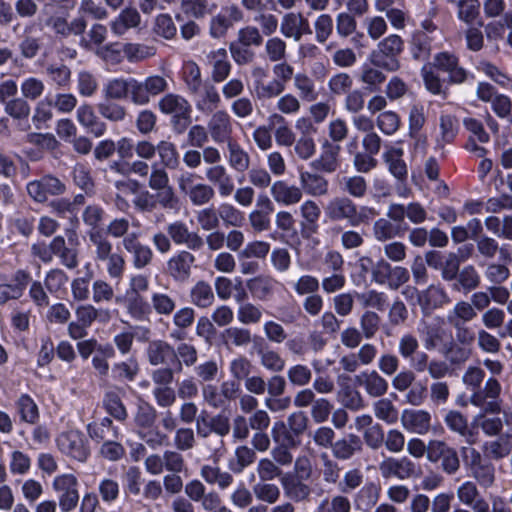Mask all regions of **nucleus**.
Instances as JSON below:
<instances>
[{
	"label": "nucleus",
	"instance_id": "nucleus-1",
	"mask_svg": "<svg viewBox=\"0 0 512 512\" xmlns=\"http://www.w3.org/2000/svg\"><path fill=\"white\" fill-rule=\"evenodd\" d=\"M500 393L501 385L499 381L490 377L486 380L483 389L474 391L469 398L470 403L481 410V413L475 417V422L488 436L499 434L503 427L500 418H485L487 413H500Z\"/></svg>",
	"mask_w": 512,
	"mask_h": 512
},
{
	"label": "nucleus",
	"instance_id": "nucleus-2",
	"mask_svg": "<svg viewBox=\"0 0 512 512\" xmlns=\"http://www.w3.org/2000/svg\"><path fill=\"white\" fill-rule=\"evenodd\" d=\"M417 332L427 351L436 350L441 347L445 349V353H451L452 362L465 361L469 353L464 348H455L451 332L445 327V320L440 316L431 319H420L417 325Z\"/></svg>",
	"mask_w": 512,
	"mask_h": 512
},
{
	"label": "nucleus",
	"instance_id": "nucleus-3",
	"mask_svg": "<svg viewBox=\"0 0 512 512\" xmlns=\"http://www.w3.org/2000/svg\"><path fill=\"white\" fill-rule=\"evenodd\" d=\"M460 453L470 477L484 489L492 487L496 479L493 463L473 447L463 446Z\"/></svg>",
	"mask_w": 512,
	"mask_h": 512
},
{
	"label": "nucleus",
	"instance_id": "nucleus-4",
	"mask_svg": "<svg viewBox=\"0 0 512 512\" xmlns=\"http://www.w3.org/2000/svg\"><path fill=\"white\" fill-rule=\"evenodd\" d=\"M403 49L404 42L402 38L396 34H391L378 43L377 49L370 53L369 60L376 67L388 72H396L400 69L398 56Z\"/></svg>",
	"mask_w": 512,
	"mask_h": 512
},
{
	"label": "nucleus",
	"instance_id": "nucleus-5",
	"mask_svg": "<svg viewBox=\"0 0 512 512\" xmlns=\"http://www.w3.org/2000/svg\"><path fill=\"white\" fill-rule=\"evenodd\" d=\"M159 110L171 115V125L177 134L184 133L191 124L192 107L181 95L168 93L158 103Z\"/></svg>",
	"mask_w": 512,
	"mask_h": 512
},
{
	"label": "nucleus",
	"instance_id": "nucleus-6",
	"mask_svg": "<svg viewBox=\"0 0 512 512\" xmlns=\"http://www.w3.org/2000/svg\"><path fill=\"white\" fill-rule=\"evenodd\" d=\"M59 451L78 462H86L90 455L87 437L79 430H69L60 433L56 438Z\"/></svg>",
	"mask_w": 512,
	"mask_h": 512
},
{
	"label": "nucleus",
	"instance_id": "nucleus-7",
	"mask_svg": "<svg viewBox=\"0 0 512 512\" xmlns=\"http://www.w3.org/2000/svg\"><path fill=\"white\" fill-rule=\"evenodd\" d=\"M378 470L383 479L407 480L417 478L421 474L420 466L406 456H386L379 463Z\"/></svg>",
	"mask_w": 512,
	"mask_h": 512
},
{
	"label": "nucleus",
	"instance_id": "nucleus-8",
	"mask_svg": "<svg viewBox=\"0 0 512 512\" xmlns=\"http://www.w3.org/2000/svg\"><path fill=\"white\" fill-rule=\"evenodd\" d=\"M53 490L59 494V507L62 512L74 510L79 503L78 480L73 474H61L52 481Z\"/></svg>",
	"mask_w": 512,
	"mask_h": 512
},
{
	"label": "nucleus",
	"instance_id": "nucleus-9",
	"mask_svg": "<svg viewBox=\"0 0 512 512\" xmlns=\"http://www.w3.org/2000/svg\"><path fill=\"white\" fill-rule=\"evenodd\" d=\"M26 190L28 195L36 202L43 203L49 196L61 195L65 192V184L52 175H45L38 180L30 181Z\"/></svg>",
	"mask_w": 512,
	"mask_h": 512
},
{
	"label": "nucleus",
	"instance_id": "nucleus-10",
	"mask_svg": "<svg viewBox=\"0 0 512 512\" xmlns=\"http://www.w3.org/2000/svg\"><path fill=\"white\" fill-rule=\"evenodd\" d=\"M279 31L286 39L299 42L304 35H311L308 19L301 12H286L280 20Z\"/></svg>",
	"mask_w": 512,
	"mask_h": 512
},
{
	"label": "nucleus",
	"instance_id": "nucleus-11",
	"mask_svg": "<svg viewBox=\"0 0 512 512\" xmlns=\"http://www.w3.org/2000/svg\"><path fill=\"white\" fill-rule=\"evenodd\" d=\"M102 93L105 100L118 101L129 98L136 105L135 78H111L103 85Z\"/></svg>",
	"mask_w": 512,
	"mask_h": 512
},
{
	"label": "nucleus",
	"instance_id": "nucleus-12",
	"mask_svg": "<svg viewBox=\"0 0 512 512\" xmlns=\"http://www.w3.org/2000/svg\"><path fill=\"white\" fill-rule=\"evenodd\" d=\"M78 240L76 235L69 236L68 242L63 236H56L50 242V249L54 256L58 257L61 264L68 269H74L78 266Z\"/></svg>",
	"mask_w": 512,
	"mask_h": 512
},
{
	"label": "nucleus",
	"instance_id": "nucleus-13",
	"mask_svg": "<svg viewBox=\"0 0 512 512\" xmlns=\"http://www.w3.org/2000/svg\"><path fill=\"white\" fill-rule=\"evenodd\" d=\"M123 248L131 255L132 264L136 269H143L153 261L152 249L139 240V234L132 232L122 240Z\"/></svg>",
	"mask_w": 512,
	"mask_h": 512
},
{
	"label": "nucleus",
	"instance_id": "nucleus-14",
	"mask_svg": "<svg viewBox=\"0 0 512 512\" xmlns=\"http://www.w3.org/2000/svg\"><path fill=\"white\" fill-rule=\"evenodd\" d=\"M323 210L330 222L347 221L351 225L355 214V202L347 196H335L326 202Z\"/></svg>",
	"mask_w": 512,
	"mask_h": 512
},
{
	"label": "nucleus",
	"instance_id": "nucleus-15",
	"mask_svg": "<svg viewBox=\"0 0 512 512\" xmlns=\"http://www.w3.org/2000/svg\"><path fill=\"white\" fill-rule=\"evenodd\" d=\"M136 105L144 106L150 103L152 97H156L168 88L167 80L160 75H152L139 81L135 78Z\"/></svg>",
	"mask_w": 512,
	"mask_h": 512
},
{
	"label": "nucleus",
	"instance_id": "nucleus-16",
	"mask_svg": "<svg viewBox=\"0 0 512 512\" xmlns=\"http://www.w3.org/2000/svg\"><path fill=\"white\" fill-rule=\"evenodd\" d=\"M417 302L424 315L431 314L434 310L440 309L449 304L451 299L441 285H429L425 290L418 293Z\"/></svg>",
	"mask_w": 512,
	"mask_h": 512
},
{
	"label": "nucleus",
	"instance_id": "nucleus-17",
	"mask_svg": "<svg viewBox=\"0 0 512 512\" xmlns=\"http://www.w3.org/2000/svg\"><path fill=\"white\" fill-rule=\"evenodd\" d=\"M204 175L209 185L217 189L220 197L227 198L234 192L233 177L223 164L207 166Z\"/></svg>",
	"mask_w": 512,
	"mask_h": 512
},
{
	"label": "nucleus",
	"instance_id": "nucleus-18",
	"mask_svg": "<svg viewBox=\"0 0 512 512\" xmlns=\"http://www.w3.org/2000/svg\"><path fill=\"white\" fill-rule=\"evenodd\" d=\"M207 129L212 140L216 143H227L233 140L232 118L225 110H217L211 115Z\"/></svg>",
	"mask_w": 512,
	"mask_h": 512
},
{
	"label": "nucleus",
	"instance_id": "nucleus-19",
	"mask_svg": "<svg viewBox=\"0 0 512 512\" xmlns=\"http://www.w3.org/2000/svg\"><path fill=\"white\" fill-rule=\"evenodd\" d=\"M166 230L176 245H186L191 250H199L204 244L202 237L197 232L190 231L183 221L169 223Z\"/></svg>",
	"mask_w": 512,
	"mask_h": 512
},
{
	"label": "nucleus",
	"instance_id": "nucleus-20",
	"mask_svg": "<svg viewBox=\"0 0 512 512\" xmlns=\"http://www.w3.org/2000/svg\"><path fill=\"white\" fill-rule=\"evenodd\" d=\"M431 414L423 409H405L402 411L400 421L402 427L411 433L425 435L431 428Z\"/></svg>",
	"mask_w": 512,
	"mask_h": 512
},
{
	"label": "nucleus",
	"instance_id": "nucleus-21",
	"mask_svg": "<svg viewBox=\"0 0 512 512\" xmlns=\"http://www.w3.org/2000/svg\"><path fill=\"white\" fill-rule=\"evenodd\" d=\"M433 66L438 70L446 72L449 75V80L452 83H463L467 78V73L464 68L459 66L457 56L450 52H440L434 56Z\"/></svg>",
	"mask_w": 512,
	"mask_h": 512
},
{
	"label": "nucleus",
	"instance_id": "nucleus-22",
	"mask_svg": "<svg viewBox=\"0 0 512 512\" xmlns=\"http://www.w3.org/2000/svg\"><path fill=\"white\" fill-rule=\"evenodd\" d=\"M195 256L188 250H181L167 261V273L176 281H185L191 275Z\"/></svg>",
	"mask_w": 512,
	"mask_h": 512
},
{
	"label": "nucleus",
	"instance_id": "nucleus-23",
	"mask_svg": "<svg viewBox=\"0 0 512 512\" xmlns=\"http://www.w3.org/2000/svg\"><path fill=\"white\" fill-rule=\"evenodd\" d=\"M207 64L211 67V80L214 83L224 82L230 75L232 65L225 48H218L206 54Z\"/></svg>",
	"mask_w": 512,
	"mask_h": 512
},
{
	"label": "nucleus",
	"instance_id": "nucleus-24",
	"mask_svg": "<svg viewBox=\"0 0 512 512\" xmlns=\"http://www.w3.org/2000/svg\"><path fill=\"white\" fill-rule=\"evenodd\" d=\"M304 481L293 476L292 473H285L280 479L285 496L296 503L308 501L312 489Z\"/></svg>",
	"mask_w": 512,
	"mask_h": 512
},
{
	"label": "nucleus",
	"instance_id": "nucleus-25",
	"mask_svg": "<svg viewBox=\"0 0 512 512\" xmlns=\"http://www.w3.org/2000/svg\"><path fill=\"white\" fill-rule=\"evenodd\" d=\"M47 25L55 32L56 35L61 37H69L71 35H82L86 28L87 23L82 18H74L70 22L66 17L55 15L47 20Z\"/></svg>",
	"mask_w": 512,
	"mask_h": 512
},
{
	"label": "nucleus",
	"instance_id": "nucleus-26",
	"mask_svg": "<svg viewBox=\"0 0 512 512\" xmlns=\"http://www.w3.org/2000/svg\"><path fill=\"white\" fill-rule=\"evenodd\" d=\"M358 385L371 397H381L388 391V382L376 370L363 371L355 377Z\"/></svg>",
	"mask_w": 512,
	"mask_h": 512
},
{
	"label": "nucleus",
	"instance_id": "nucleus-27",
	"mask_svg": "<svg viewBox=\"0 0 512 512\" xmlns=\"http://www.w3.org/2000/svg\"><path fill=\"white\" fill-rule=\"evenodd\" d=\"M270 193L275 202L286 206L299 203L303 197L301 187L291 185L283 180L273 182Z\"/></svg>",
	"mask_w": 512,
	"mask_h": 512
},
{
	"label": "nucleus",
	"instance_id": "nucleus-28",
	"mask_svg": "<svg viewBox=\"0 0 512 512\" xmlns=\"http://www.w3.org/2000/svg\"><path fill=\"white\" fill-rule=\"evenodd\" d=\"M299 182L302 192L309 196L322 197L329 192V181L318 173L300 171Z\"/></svg>",
	"mask_w": 512,
	"mask_h": 512
},
{
	"label": "nucleus",
	"instance_id": "nucleus-29",
	"mask_svg": "<svg viewBox=\"0 0 512 512\" xmlns=\"http://www.w3.org/2000/svg\"><path fill=\"white\" fill-rule=\"evenodd\" d=\"M363 449L361 438L356 434H348L334 442L331 450L334 458L342 461L351 459Z\"/></svg>",
	"mask_w": 512,
	"mask_h": 512
},
{
	"label": "nucleus",
	"instance_id": "nucleus-30",
	"mask_svg": "<svg viewBox=\"0 0 512 512\" xmlns=\"http://www.w3.org/2000/svg\"><path fill=\"white\" fill-rule=\"evenodd\" d=\"M199 474L208 485H215L220 490L228 489L234 482L233 475L222 470L215 462L214 464L202 465Z\"/></svg>",
	"mask_w": 512,
	"mask_h": 512
},
{
	"label": "nucleus",
	"instance_id": "nucleus-31",
	"mask_svg": "<svg viewBox=\"0 0 512 512\" xmlns=\"http://www.w3.org/2000/svg\"><path fill=\"white\" fill-rule=\"evenodd\" d=\"M76 119L78 123L86 128L96 137L104 134L106 126L96 115L94 108L89 103H82L76 110Z\"/></svg>",
	"mask_w": 512,
	"mask_h": 512
},
{
	"label": "nucleus",
	"instance_id": "nucleus-32",
	"mask_svg": "<svg viewBox=\"0 0 512 512\" xmlns=\"http://www.w3.org/2000/svg\"><path fill=\"white\" fill-rule=\"evenodd\" d=\"M340 146L326 141L322 145L320 156L312 162V166L322 172L333 173L338 168Z\"/></svg>",
	"mask_w": 512,
	"mask_h": 512
},
{
	"label": "nucleus",
	"instance_id": "nucleus-33",
	"mask_svg": "<svg viewBox=\"0 0 512 512\" xmlns=\"http://www.w3.org/2000/svg\"><path fill=\"white\" fill-rule=\"evenodd\" d=\"M140 21L141 16L138 10L134 7H126L110 22V29L115 35L122 36L129 29L138 27Z\"/></svg>",
	"mask_w": 512,
	"mask_h": 512
},
{
	"label": "nucleus",
	"instance_id": "nucleus-34",
	"mask_svg": "<svg viewBox=\"0 0 512 512\" xmlns=\"http://www.w3.org/2000/svg\"><path fill=\"white\" fill-rule=\"evenodd\" d=\"M87 236L95 261L104 262L113 253L111 241L102 230H89Z\"/></svg>",
	"mask_w": 512,
	"mask_h": 512
},
{
	"label": "nucleus",
	"instance_id": "nucleus-35",
	"mask_svg": "<svg viewBox=\"0 0 512 512\" xmlns=\"http://www.w3.org/2000/svg\"><path fill=\"white\" fill-rule=\"evenodd\" d=\"M147 358L153 366L164 365L175 358V349L165 341H153L147 348Z\"/></svg>",
	"mask_w": 512,
	"mask_h": 512
},
{
	"label": "nucleus",
	"instance_id": "nucleus-36",
	"mask_svg": "<svg viewBox=\"0 0 512 512\" xmlns=\"http://www.w3.org/2000/svg\"><path fill=\"white\" fill-rule=\"evenodd\" d=\"M444 422L451 431L463 436L468 444L476 442L475 434L468 428L467 419L461 412L450 410L445 415Z\"/></svg>",
	"mask_w": 512,
	"mask_h": 512
},
{
	"label": "nucleus",
	"instance_id": "nucleus-37",
	"mask_svg": "<svg viewBox=\"0 0 512 512\" xmlns=\"http://www.w3.org/2000/svg\"><path fill=\"white\" fill-rule=\"evenodd\" d=\"M246 286L253 297L260 301L269 299L274 293V280L268 275H258L250 278Z\"/></svg>",
	"mask_w": 512,
	"mask_h": 512
},
{
	"label": "nucleus",
	"instance_id": "nucleus-38",
	"mask_svg": "<svg viewBox=\"0 0 512 512\" xmlns=\"http://www.w3.org/2000/svg\"><path fill=\"white\" fill-rule=\"evenodd\" d=\"M140 372V366L136 358L116 362L112 365V378L118 382H133Z\"/></svg>",
	"mask_w": 512,
	"mask_h": 512
},
{
	"label": "nucleus",
	"instance_id": "nucleus-39",
	"mask_svg": "<svg viewBox=\"0 0 512 512\" xmlns=\"http://www.w3.org/2000/svg\"><path fill=\"white\" fill-rule=\"evenodd\" d=\"M404 229L387 218L377 219L372 227V234L376 241L385 243L403 234Z\"/></svg>",
	"mask_w": 512,
	"mask_h": 512
},
{
	"label": "nucleus",
	"instance_id": "nucleus-40",
	"mask_svg": "<svg viewBox=\"0 0 512 512\" xmlns=\"http://www.w3.org/2000/svg\"><path fill=\"white\" fill-rule=\"evenodd\" d=\"M402 156L403 150L399 147H389L383 154V159L388 165L390 173L401 181L407 177V166Z\"/></svg>",
	"mask_w": 512,
	"mask_h": 512
},
{
	"label": "nucleus",
	"instance_id": "nucleus-41",
	"mask_svg": "<svg viewBox=\"0 0 512 512\" xmlns=\"http://www.w3.org/2000/svg\"><path fill=\"white\" fill-rule=\"evenodd\" d=\"M229 166L237 172L243 173L250 167V155L236 141L226 143Z\"/></svg>",
	"mask_w": 512,
	"mask_h": 512
},
{
	"label": "nucleus",
	"instance_id": "nucleus-42",
	"mask_svg": "<svg viewBox=\"0 0 512 512\" xmlns=\"http://www.w3.org/2000/svg\"><path fill=\"white\" fill-rule=\"evenodd\" d=\"M45 74L50 83L59 89L70 86L72 80L71 69L63 63H50L45 67Z\"/></svg>",
	"mask_w": 512,
	"mask_h": 512
},
{
	"label": "nucleus",
	"instance_id": "nucleus-43",
	"mask_svg": "<svg viewBox=\"0 0 512 512\" xmlns=\"http://www.w3.org/2000/svg\"><path fill=\"white\" fill-rule=\"evenodd\" d=\"M382 68L373 64H364L361 68L359 80L365 85V89L369 92H376L385 82L386 76L381 71Z\"/></svg>",
	"mask_w": 512,
	"mask_h": 512
},
{
	"label": "nucleus",
	"instance_id": "nucleus-44",
	"mask_svg": "<svg viewBox=\"0 0 512 512\" xmlns=\"http://www.w3.org/2000/svg\"><path fill=\"white\" fill-rule=\"evenodd\" d=\"M75 315L77 321L81 322L83 326L90 327L95 320L100 322H108L111 319V313L108 309H97L91 304L80 305Z\"/></svg>",
	"mask_w": 512,
	"mask_h": 512
},
{
	"label": "nucleus",
	"instance_id": "nucleus-45",
	"mask_svg": "<svg viewBox=\"0 0 512 512\" xmlns=\"http://www.w3.org/2000/svg\"><path fill=\"white\" fill-rule=\"evenodd\" d=\"M455 280L456 282L452 286L453 290H463L466 293L478 288L481 282L479 273L472 265L463 267Z\"/></svg>",
	"mask_w": 512,
	"mask_h": 512
},
{
	"label": "nucleus",
	"instance_id": "nucleus-46",
	"mask_svg": "<svg viewBox=\"0 0 512 512\" xmlns=\"http://www.w3.org/2000/svg\"><path fill=\"white\" fill-rule=\"evenodd\" d=\"M211 431L219 436V438L209 439L213 445V453L215 456L220 457L223 455L224 441L222 437L226 436L230 431V423L227 417L217 415L210 421Z\"/></svg>",
	"mask_w": 512,
	"mask_h": 512
},
{
	"label": "nucleus",
	"instance_id": "nucleus-47",
	"mask_svg": "<svg viewBox=\"0 0 512 512\" xmlns=\"http://www.w3.org/2000/svg\"><path fill=\"white\" fill-rule=\"evenodd\" d=\"M293 84L301 100L306 102H314L317 100L319 93L314 80L309 75L302 72L295 74Z\"/></svg>",
	"mask_w": 512,
	"mask_h": 512
},
{
	"label": "nucleus",
	"instance_id": "nucleus-48",
	"mask_svg": "<svg viewBox=\"0 0 512 512\" xmlns=\"http://www.w3.org/2000/svg\"><path fill=\"white\" fill-rule=\"evenodd\" d=\"M321 465L319 474L326 485H338L341 478V467L326 452L320 454Z\"/></svg>",
	"mask_w": 512,
	"mask_h": 512
},
{
	"label": "nucleus",
	"instance_id": "nucleus-49",
	"mask_svg": "<svg viewBox=\"0 0 512 512\" xmlns=\"http://www.w3.org/2000/svg\"><path fill=\"white\" fill-rule=\"evenodd\" d=\"M257 355L260 365L273 373H279L284 370L286 362L280 353L269 347H261L257 349Z\"/></svg>",
	"mask_w": 512,
	"mask_h": 512
},
{
	"label": "nucleus",
	"instance_id": "nucleus-50",
	"mask_svg": "<svg viewBox=\"0 0 512 512\" xmlns=\"http://www.w3.org/2000/svg\"><path fill=\"white\" fill-rule=\"evenodd\" d=\"M202 87L203 90L196 95L195 106L201 112H212L221 103L220 94L211 84Z\"/></svg>",
	"mask_w": 512,
	"mask_h": 512
},
{
	"label": "nucleus",
	"instance_id": "nucleus-51",
	"mask_svg": "<svg viewBox=\"0 0 512 512\" xmlns=\"http://www.w3.org/2000/svg\"><path fill=\"white\" fill-rule=\"evenodd\" d=\"M183 79L190 95L199 94L203 83L201 70L195 61H187L183 66Z\"/></svg>",
	"mask_w": 512,
	"mask_h": 512
},
{
	"label": "nucleus",
	"instance_id": "nucleus-52",
	"mask_svg": "<svg viewBox=\"0 0 512 512\" xmlns=\"http://www.w3.org/2000/svg\"><path fill=\"white\" fill-rule=\"evenodd\" d=\"M309 419L302 411H296L291 413L287 418V426L289 431L285 432V440H287L291 446H296L294 436L298 437L302 435L308 427Z\"/></svg>",
	"mask_w": 512,
	"mask_h": 512
},
{
	"label": "nucleus",
	"instance_id": "nucleus-53",
	"mask_svg": "<svg viewBox=\"0 0 512 512\" xmlns=\"http://www.w3.org/2000/svg\"><path fill=\"white\" fill-rule=\"evenodd\" d=\"M477 317V311L473 306L464 300L455 303L453 308L447 314V322L449 324L471 322Z\"/></svg>",
	"mask_w": 512,
	"mask_h": 512
},
{
	"label": "nucleus",
	"instance_id": "nucleus-54",
	"mask_svg": "<svg viewBox=\"0 0 512 512\" xmlns=\"http://www.w3.org/2000/svg\"><path fill=\"white\" fill-rule=\"evenodd\" d=\"M108 17L107 9L96 0H81L78 7V16L87 22V19L96 21L105 20Z\"/></svg>",
	"mask_w": 512,
	"mask_h": 512
},
{
	"label": "nucleus",
	"instance_id": "nucleus-55",
	"mask_svg": "<svg viewBox=\"0 0 512 512\" xmlns=\"http://www.w3.org/2000/svg\"><path fill=\"white\" fill-rule=\"evenodd\" d=\"M380 486L374 482H367L364 484L355 496V503L358 507L371 509L374 507L380 498Z\"/></svg>",
	"mask_w": 512,
	"mask_h": 512
},
{
	"label": "nucleus",
	"instance_id": "nucleus-56",
	"mask_svg": "<svg viewBox=\"0 0 512 512\" xmlns=\"http://www.w3.org/2000/svg\"><path fill=\"white\" fill-rule=\"evenodd\" d=\"M356 298L364 309L373 308L378 311H383L388 304L387 295L375 289L356 293Z\"/></svg>",
	"mask_w": 512,
	"mask_h": 512
},
{
	"label": "nucleus",
	"instance_id": "nucleus-57",
	"mask_svg": "<svg viewBox=\"0 0 512 512\" xmlns=\"http://www.w3.org/2000/svg\"><path fill=\"white\" fill-rule=\"evenodd\" d=\"M99 114L111 122H122L127 117V109L116 100H105L97 104Z\"/></svg>",
	"mask_w": 512,
	"mask_h": 512
},
{
	"label": "nucleus",
	"instance_id": "nucleus-58",
	"mask_svg": "<svg viewBox=\"0 0 512 512\" xmlns=\"http://www.w3.org/2000/svg\"><path fill=\"white\" fill-rule=\"evenodd\" d=\"M136 432L142 431L145 428H149L154 425L157 421L156 409L148 404L142 403L138 405L137 410L133 417Z\"/></svg>",
	"mask_w": 512,
	"mask_h": 512
},
{
	"label": "nucleus",
	"instance_id": "nucleus-59",
	"mask_svg": "<svg viewBox=\"0 0 512 512\" xmlns=\"http://www.w3.org/2000/svg\"><path fill=\"white\" fill-rule=\"evenodd\" d=\"M373 411L379 420L392 425L398 421L399 413L396 406L388 398H381L373 404Z\"/></svg>",
	"mask_w": 512,
	"mask_h": 512
},
{
	"label": "nucleus",
	"instance_id": "nucleus-60",
	"mask_svg": "<svg viewBox=\"0 0 512 512\" xmlns=\"http://www.w3.org/2000/svg\"><path fill=\"white\" fill-rule=\"evenodd\" d=\"M252 491L257 500L268 504H275L281 496L280 488L270 481H259Z\"/></svg>",
	"mask_w": 512,
	"mask_h": 512
},
{
	"label": "nucleus",
	"instance_id": "nucleus-61",
	"mask_svg": "<svg viewBox=\"0 0 512 512\" xmlns=\"http://www.w3.org/2000/svg\"><path fill=\"white\" fill-rule=\"evenodd\" d=\"M327 87L332 96L340 97L352 90L353 79L348 73L339 72L329 78Z\"/></svg>",
	"mask_w": 512,
	"mask_h": 512
},
{
	"label": "nucleus",
	"instance_id": "nucleus-62",
	"mask_svg": "<svg viewBox=\"0 0 512 512\" xmlns=\"http://www.w3.org/2000/svg\"><path fill=\"white\" fill-rule=\"evenodd\" d=\"M156 152L164 167L176 169L179 166V153L174 143L162 140L157 144Z\"/></svg>",
	"mask_w": 512,
	"mask_h": 512
},
{
	"label": "nucleus",
	"instance_id": "nucleus-63",
	"mask_svg": "<svg viewBox=\"0 0 512 512\" xmlns=\"http://www.w3.org/2000/svg\"><path fill=\"white\" fill-rule=\"evenodd\" d=\"M264 52L270 62L283 61L287 57V44L279 36L270 37L265 42Z\"/></svg>",
	"mask_w": 512,
	"mask_h": 512
},
{
	"label": "nucleus",
	"instance_id": "nucleus-64",
	"mask_svg": "<svg viewBox=\"0 0 512 512\" xmlns=\"http://www.w3.org/2000/svg\"><path fill=\"white\" fill-rule=\"evenodd\" d=\"M76 83L79 95L87 98L94 96L99 87L96 76L87 70H80L77 73Z\"/></svg>",
	"mask_w": 512,
	"mask_h": 512
}]
</instances>
